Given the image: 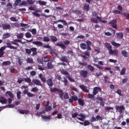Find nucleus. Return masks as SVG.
I'll list each match as a JSON object with an SVG mask.
<instances>
[{
  "label": "nucleus",
  "mask_w": 129,
  "mask_h": 129,
  "mask_svg": "<svg viewBox=\"0 0 129 129\" xmlns=\"http://www.w3.org/2000/svg\"><path fill=\"white\" fill-rule=\"evenodd\" d=\"M7 46H4L0 48V58H2L4 54H5V50L7 49V48H9V49H13V50H17L18 49V47L14 46L11 44V43H7Z\"/></svg>",
  "instance_id": "nucleus-1"
},
{
  "label": "nucleus",
  "mask_w": 129,
  "mask_h": 129,
  "mask_svg": "<svg viewBox=\"0 0 129 129\" xmlns=\"http://www.w3.org/2000/svg\"><path fill=\"white\" fill-rule=\"evenodd\" d=\"M105 46L107 49H108L109 54L110 55H112V54H114L115 56L118 55V50L117 49L112 50V47L110 44L106 42L105 43Z\"/></svg>",
  "instance_id": "nucleus-2"
},
{
  "label": "nucleus",
  "mask_w": 129,
  "mask_h": 129,
  "mask_svg": "<svg viewBox=\"0 0 129 129\" xmlns=\"http://www.w3.org/2000/svg\"><path fill=\"white\" fill-rule=\"evenodd\" d=\"M72 117L73 118L77 117V119H79V120H81V121H84V118L86 117V115L83 114L82 113L78 114V113L75 112L72 114Z\"/></svg>",
  "instance_id": "nucleus-3"
},
{
  "label": "nucleus",
  "mask_w": 129,
  "mask_h": 129,
  "mask_svg": "<svg viewBox=\"0 0 129 129\" xmlns=\"http://www.w3.org/2000/svg\"><path fill=\"white\" fill-rule=\"evenodd\" d=\"M70 44V42L69 40H65L63 41V43L61 42H57L55 46H57L59 47V48H61L63 50H65L67 48L68 45Z\"/></svg>",
  "instance_id": "nucleus-4"
},
{
  "label": "nucleus",
  "mask_w": 129,
  "mask_h": 129,
  "mask_svg": "<svg viewBox=\"0 0 129 129\" xmlns=\"http://www.w3.org/2000/svg\"><path fill=\"white\" fill-rule=\"evenodd\" d=\"M59 98L61 100H64V99H69V95H68V93H64L63 91L61 90V92L59 94Z\"/></svg>",
  "instance_id": "nucleus-5"
},
{
  "label": "nucleus",
  "mask_w": 129,
  "mask_h": 129,
  "mask_svg": "<svg viewBox=\"0 0 129 129\" xmlns=\"http://www.w3.org/2000/svg\"><path fill=\"white\" fill-rule=\"evenodd\" d=\"M80 75L83 78H86L88 75V72L85 70H81L80 71Z\"/></svg>",
  "instance_id": "nucleus-6"
},
{
  "label": "nucleus",
  "mask_w": 129,
  "mask_h": 129,
  "mask_svg": "<svg viewBox=\"0 0 129 129\" xmlns=\"http://www.w3.org/2000/svg\"><path fill=\"white\" fill-rule=\"evenodd\" d=\"M50 91L52 93H55V92H58V94H60V93L62 92V90L59 89L57 88H50Z\"/></svg>",
  "instance_id": "nucleus-7"
},
{
  "label": "nucleus",
  "mask_w": 129,
  "mask_h": 129,
  "mask_svg": "<svg viewBox=\"0 0 129 129\" xmlns=\"http://www.w3.org/2000/svg\"><path fill=\"white\" fill-rule=\"evenodd\" d=\"M115 108L116 110H118V111L119 112V113H122L123 110H124L125 109V108L124 106L121 105V106H116Z\"/></svg>",
  "instance_id": "nucleus-8"
},
{
  "label": "nucleus",
  "mask_w": 129,
  "mask_h": 129,
  "mask_svg": "<svg viewBox=\"0 0 129 129\" xmlns=\"http://www.w3.org/2000/svg\"><path fill=\"white\" fill-rule=\"evenodd\" d=\"M79 87L82 89L83 92L89 93V90L87 89V87L85 86L84 84L80 85Z\"/></svg>",
  "instance_id": "nucleus-9"
},
{
  "label": "nucleus",
  "mask_w": 129,
  "mask_h": 129,
  "mask_svg": "<svg viewBox=\"0 0 129 129\" xmlns=\"http://www.w3.org/2000/svg\"><path fill=\"white\" fill-rule=\"evenodd\" d=\"M117 23V21L116 20V19L115 20H112L109 24H110V25H111L112 27L114 28V29H117V25H116V23Z\"/></svg>",
  "instance_id": "nucleus-10"
},
{
  "label": "nucleus",
  "mask_w": 129,
  "mask_h": 129,
  "mask_svg": "<svg viewBox=\"0 0 129 129\" xmlns=\"http://www.w3.org/2000/svg\"><path fill=\"white\" fill-rule=\"evenodd\" d=\"M2 27L3 30H11V27L10 24L9 23H6V24H2Z\"/></svg>",
  "instance_id": "nucleus-11"
},
{
  "label": "nucleus",
  "mask_w": 129,
  "mask_h": 129,
  "mask_svg": "<svg viewBox=\"0 0 129 129\" xmlns=\"http://www.w3.org/2000/svg\"><path fill=\"white\" fill-rule=\"evenodd\" d=\"M99 91H101V88L96 87L93 89V93L94 95H96V94H97Z\"/></svg>",
  "instance_id": "nucleus-12"
},
{
  "label": "nucleus",
  "mask_w": 129,
  "mask_h": 129,
  "mask_svg": "<svg viewBox=\"0 0 129 129\" xmlns=\"http://www.w3.org/2000/svg\"><path fill=\"white\" fill-rule=\"evenodd\" d=\"M46 83L49 87H53L54 84L53 83V79L49 78L46 80Z\"/></svg>",
  "instance_id": "nucleus-13"
},
{
  "label": "nucleus",
  "mask_w": 129,
  "mask_h": 129,
  "mask_svg": "<svg viewBox=\"0 0 129 129\" xmlns=\"http://www.w3.org/2000/svg\"><path fill=\"white\" fill-rule=\"evenodd\" d=\"M32 82H33L34 84H35V85H37L38 86H42V84L41 83V81L39 80L34 79L32 80Z\"/></svg>",
  "instance_id": "nucleus-14"
},
{
  "label": "nucleus",
  "mask_w": 129,
  "mask_h": 129,
  "mask_svg": "<svg viewBox=\"0 0 129 129\" xmlns=\"http://www.w3.org/2000/svg\"><path fill=\"white\" fill-rule=\"evenodd\" d=\"M32 44H33L34 45H36V46H38V47H42V46H43L44 45V43H42L41 41H33L32 42Z\"/></svg>",
  "instance_id": "nucleus-15"
},
{
  "label": "nucleus",
  "mask_w": 129,
  "mask_h": 129,
  "mask_svg": "<svg viewBox=\"0 0 129 129\" xmlns=\"http://www.w3.org/2000/svg\"><path fill=\"white\" fill-rule=\"evenodd\" d=\"M50 61V59L48 58L46 56H43L42 58V61H40L39 63V64H43V62H49Z\"/></svg>",
  "instance_id": "nucleus-16"
},
{
  "label": "nucleus",
  "mask_w": 129,
  "mask_h": 129,
  "mask_svg": "<svg viewBox=\"0 0 129 129\" xmlns=\"http://www.w3.org/2000/svg\"><path fill=\"white\" fill-rule=\"evenodd\" d=\"M39 78L41 80V81L43 82V83H45V82H46L47 79H46V77H43V74H40L39 75Z\"/></svg>",
  "instance_id": "nucleus-17"
},
{
  "label": "nucleus",
  "mask_w": 129,
  "mask_h": 129,
  "mask_svg": "<svg viewBox=\"0 0 129 129\" xmlns=\"http://www.w3.org/2000/svg\"><path fill=\"white\" fill-rule=\"evenodd\" d=\"M58 22L62 23V24L64 26H67V25H68V24L67 23L66 21H65L64 20L59 19L57 21H54V24H57V23H58Z\"/></svg>",
  "instance_id": "nucleus-18"
},
{
  "label": "nucleus",
  "mask_w": 129,
  "mask_h": 129,
  "mask_svg": "<svg viewBox=\"0 0 129 129\" xmlns=\"http://www.w3.org/2000/svg\"><path fill=\"white\" fill-rule=\"evenodd\" d=\"M0 102L2 104H5V103H8V100L5 97L2 96L1 97Z\"/></svg>",
  "instance_id": "nucleus-19"
},
{
  "label": "nucleus",
  "mask_w": 129,
  "mask_h": 129,
  "mask_svg": "<svg viewBox=\"0 0 129 129\" xmlns=\"http://www.w3.org/2000/svg\"><path fill=\"white\" fill-rule=\"evenodd\" d=\"M60 61L62 62H66V63H69V59L67 58V56H62L61 57Z\"/></svg>",
  "instance_id": "nucleus-20"
},
{
  "label": "nucleus",
  "mask_w": 129,
  "mask_h": 129,
  "mask_svg": "<svg viewBox=\"0 0 129 129\" xmlns=\"http://www.w3.org/2000/svg\"><path fill=\"white\" fill-rule=\"evenodd\" d=\"M31 52H32L33 55H34V56H36L38 54V51H37V48L36 47H32L31 48Z\"/></svg>",
  "instance_id": "nucleus-21"
},
{
  "label": "nucleus",
  "mask_w": 129,
  "mask_h": 129,
  "mask_svg": "<svg viewBox=\"0 0 129 129\" xmlns=\"http://www.w3.org/2000/svg\"><path fill=\"white\" fill-rule=\"evenodd\" d=\"M19 113H21V114H28V113L30 112V111L28 110L19 109Z\"/></svg>",
  "instance_id": "nucleus-22"
},
{
  "label": "nucleus",
  "mask_w": 129,
  "mask_h": 129,
  "mask_svg": "<svg viewBox=\"0 0 129 129\" xmlns=\"http://www.w3.org/2000/svg\"><path fill=\"white\" fill-rule=\"evenodd\" d=\"M97 100H99V101H101L100 103V105L101 106H104V102H103V99L100 97H98L97 98Z\"/></svg>",
  "instance_id": "nucleus-23"
},
{
  "label": "nucleus",
  "mask_w": 129,
  "mask_h": 129,
  "mask_svg": "<svg viewBox=\"0 0 129 129\" xmlns=\"http://www.w3.org/2000/svg\"><path fill=\"white\" fill-rule=\"evenodd\" d=\"M117 39H122L123 38V33L118 32L116 34Z\"/></svg>",
  "instance_id": "nucleus-24"
},
{
  "label": "nucleus",
  "mask_w": 129,
  "mask_h": 129,
  "mask_svg": "<svg viewBox=\"0 0 129 129\" xmlns=\"http://www.w3.org/2000/svg\"><path fill=\"white\" fill-rule=\"evenodd\" d=\"M5 95L6 96H8V95H9L11 98H14V94L11 91H7Z\"/></svg>",
  "instance_id": "nucleus-25"
},
{
  "label": "nucleus",
  "mask_w": 129,
  "mask_h": 129,
  "mask_svg": "<svg viewBox=\"0 0 129 129\" xmlns=\"http://www.w3.org/2000/svg\"><path fill=\"white\" fill-rule=\"evenodd\" d=\"M6 9L8 11L12 10V9H13V5L12 4V3H9L7 4V5H6Z\"/></svg>",
  "instance_id": "nucleus-26"
},
{
  "label": "nucleus",
  "mask_w": 129,
  "mask_h": 129,
  "mask_svg": "<svg viewBox=\"0 0 129 129\" xmlns=\"http://www.w3.org/2000/svg\"><path fill=\"white\" fill-rule=\"evenodd\" d=\"M40 15L42 17H44V18H50V17H52L53 19H56V16L53 15H47L43 13L41 14Z\"/></svg>",
  "instance_id": "nucleus-27"
},
{
  "label": "nucleus",
  "mask_w": 129,
  "mask_h": 129,
  "mask_svg": "<svg viewBox=\"0 0 129 129\" xmlns=\"http://www.w3.org/2000/svg\"><path fill=\"white\" fill-rule=\"evenodd\" d=\"M83 10H84V11H86V12H89V10H90V7H89V5L85 4L84 5Z\"/></svg>",
  "instance_id": "nucleus-28"
},
{
  "label": "nucleus",
  "mask_w": 129,
  "mask_h": 129,
  "mask_svg": "<svg viewBox=\"0 0 129 129\" xmlns=\"http://www.w3.org/2000/svg\"><path fill=\"white\" fill-rule=\"evenodd\" d=\"M11 37V34L9 33H4L3 34V40H5L6 39H8V38H10Z\"/></svg>",
  "instance_id": "nucleus-29"
},
{
  "label": "nucleus",
  "mask_w": 129,
  "mask_h": 129,
  "mask_svg": "<svg viewBox=\"0 0 129 129\" xmlns=\"http://www.w3.org/2000/svg\"><path fill=\"white\" fill-rule=\"evenodd\" d=\"M50 39L51 40V42H53V43H55V42L58 40L57 37L54 35L50 36Z\"/></svg>",
  "instance_id": "nucleus-30"
},
{
  "label": "nucleus",
  "mask_w": 129,
  "mask_h": 129,
  "mask_svg": "<svg viewBox=\"0 0 129 129\" xmlns=\"http://www.w3.org/2000/svg\"><path fill=\"white\" fill-rule=\"evenodd\" d=\"M47 66L48 69H53V68H54V66L51 62H48L47 64Z\"/></svg>",
  "instance_id": "nucleus-31"
},
{
  "label": "nucleus",
  "mask_w": 129,
  "mask_h": 129,
  "mask_svg": "<svg viewBox=\"0 0 129 129\" xmlns=\"http://www.w3.org/2000/svg\"><path fill=\"white\" fill-rule=\"evenodd\" d=\"M63 79L62 80V82L64 83V86H67V84L68 83V80H67V78L65 77H63Z\"/></svg>",
  "instance_id": "nucleus-32"
},
{
  "label": "nucleus",
  "mask_w": 129,
  "mask_h": 129,
  "mask_svg": "<svg viewBox=\"0 0 129 129\" xmlns=\"http://www.w3.org/2000/svg\"><path fill=\"white\" fill-rule=\"evenodd\" d=\"M87 68L89 70H90V71H91V72H94L95 69L93 67H92V66L89 64L87 66Z\"/></svg>",
  "instance_id": "nucleus-33"
},
{
  "label": "nucleus",
  "mask_w": 129,
  "mask_h": 129,
  "mask_svg": "<svg viewBox=\"0 0 129 129\" xmlns=\"http://www.w3.org/2000/svg\"><path fill=\"white\" fill-rule=\"evenodd\" d=\"M111 44L112 45V46H114V47H120V46H121V44L115 42L114 41L111 42Z\"/></svg>",
  "instance_id": "nucleus-34"
},
{
  "label": "nucleus",
  "mask_w": 129,
  "mask_h": 129,
  "mask_svg": "<svg viewBox=\"0 0 129 129\" xmlns=\"http://www.w3.org/2000/svg\"><path fill=\"white\" fill-rule=\"evenodd\" d=\"M80 47L83 50H86V49L87 48V46L86 45V44H85V43H82L80 44Z\"/></svg>",
  "instance_id": "nucleus-35"
},
{
  "label": "nucleus",
  "mask_w": 129,
  "mask_h": 129,
  "mask_svg": "<svg viewBox=\"0 0 129 129\" xmlns=\"http://www.w3.org/2000/svg\"><path fill=\"white\" fill-rule=\"evenodd\" d=\"M11 61H4L2 63V65L3 66H9V65H11Z\"/></svg>",
  "instance_id": "nucleus-36"
},
{
  "label": "nucleus",
  "mask_w": 129,
  "mask_h": 129,
  "mask_svg": "<svg viewBox=\"0 0 129 129\" xmlns=\"http://www.w3.org/2000/svg\"><path fill=\"white\" fill-rule=\"evenodd\" d=\"M43 119H46V120H51V115L48 116H42Z\"/></svg>",
  "instance_id": "nucleus-37"
},
{
  "label": "nucleus",
  "mask_w": 129,
  "mask_h": 129,
  "mask_svg": "<svg viewBox=\"0 0 129 129\" xmlns=\"http://www.w3.org/2000/svg\"><path fill=\"white\" fill-rule=\"evenodd\" d=\"M26 61H27V63H34V59H33V58H30V57L27 58L26 59Z\"/></svg>",
  "instance_id": "nucleus-38"
},
{
  "label": "nucleus",
  "mask_w": 129,
  "mask_h": 129,
  "mask_svg": "<svg viewBox=\"0 0 129 129\" xmlns=\"http://www.w3.org/2000/svg\"><path fill=\"white\" fill-rule=\"evenodd\" d=\"M73 13H74V14H76V15H81V14H82V12H81V11L80 10H75L74 11H73Z\"/></svg>",
  "instance_id": "nucleus-39"
},
{
  "label": "nucleus",
  "mask_w": 129,
  "mask_h": 129,
  "mask_svg": "<svg viewBox=\"0 0 129 129\" xmlns=\"http://www.w3.org/2000/svg\"><path fill=\"white\" fill-rule=\"evenodd\" d=\"M66 77L71 82H75V80H74L73 78H71V76H70V75H69V76H67Z\"/></svg>",
  "instance_id": "nucleus-40"
},
{
  "label": "nucleus",
  "mask_w": 129,
  "mask_h": 129,
  "mask_svg": "<svg viewBox=\"0 0 129 129\" xmlns=\"http://www.w3.org/2000/svg\"><path fill=\"white\" fill-rule=\"evenodd\" d=\"M78 102L80 105H81V106H83V105H84V102L82 101L81 98H79L78 99Z\"/></svg>",
  "instance_id": "nucleus-41"
},
{
  "label": "nucleus",
  "mask_w": 129,
  "mask_h": 129,
  "mask_svg": "<svg viewBox=\"0 0 129 129\" xmlns=\"http://www.w3.org/2000/svg\"><path fill=\"white\" fill-rule=\"evenodd\" d=\"M121 54L124 57H127V55L128 54V53H127V52H126V51L125 50L122 51Z\"/></svg>",
  "instance_id": "nucleus-42"
},
{
  "label": "nucleus",
  "mask_w": 129,
  "mask_h": 129,
  "mask_svg": "<svg viewBox=\"0 0 129 129\" xmlns=\"http://www.w3.org/2000/svg\"><path fill=\"white\" fill-rule=\"evenodd\" d=\"M22 94V92L18 91L17 93V97L18 99H21V95Z\"/></svg>",
  "instance_id": "nucleus-43"
},
{
  "label": "nucleus",
  "mask_w": 129,
  "mask_h": 129,
  "mask_svg": "<svg viewBox=\"0 0 129 129\" xmlns=\"http://www.w3.org/2000/svg\"><path fill=\"white\" fill-rule=\"evenodd\" d=\"M21 2H22V0H16L14 4V6L18 7V5L19 4H20V3H21Z\"/></svg>",
  "instance_id": "nucleus-44"
},
{
  "label": "nucleus",
  "mask_w": 129,
  "mask_h": 129,
  "mask_svg": "<svg viewBox=\"0 0 129 129\" xmlns=\"http://www.w3.org/2000/svg\"><path fill=\"white\" fill-rule=\"evenodd\" d=\"M31 92H38L39 91V89L37 87H33L31 90Z\"/></svg>",
  "instance_id": "nucleus-45"
},
{
  "label": "nucleus",
  "mask_w": 129,
  "mask_h": 129,
  "mask_svg": "<svg viewBox=\"0 0 129 129\" xmlns=\"http://www.w3.org/2000/svg\"><path fill=\"white\" fill-rule=\"evenodd\" d=\"M38 3L39 4V5H41V6H45L47 4V2L42 1H39Z\"/></svg>",
  "instance_id": "nucleus-46"
},
{
  "label": "nucleus",
  "mask_w": 129,
  "mask_h": 129,
  "mask_svg": "<svg viewBox=\"0 0 129 129\" xmlns=\"http://www.w3.org/2000/svg\"><path fill=\"white\" fill-rule=\"evenodd\" d=\"M17 37L18 39H22V38H23L24 37V34L23 33L18 34L17 35Z\"/></svg>",
  "instance_id": "nucleus-47"
},
{
  "label": "nucleus",
  "mask_w": 129,
  "mask_h": 129,
  "mask_svg": "<svg viewBox=\"0 0 129 129\" xmlns=\"http://www.w3.org/2000/svg\"><path fill=\"white\" fill-rule=\"evenodd\" d=\"M24 81L27 83H31V79L30 78H24Z\"/></svg>",
  "instance_id": "nucleus-48"
},
{
  "label": "nucleus",
  "mask_w": 129,
  "mask_h": 129,
  "mask_svg": "<svg viewBox=\"0 0 129 129\" xmlns=\"http://www.w3.org/2000/svg\"><path fill=\"white\" fill-rule=\"evenodd\" d=\"M89 124H90V121H89L87 120H86L84 121V125L85 126H87V125H89Z\"/></svg>",
  "instance_id": "nucleus-49"
},
{
  "label": "nucleus",
  "mask_w": 129,
  "mask_h": 129,
  "mask_svg": "<svg viewBox=\"0 0 129 129\" xmlns=\"http://www.w3.org/2000/svg\"><path fill=\"white\" fill-rule=\"evenodd\" d=\"M44 42H50V38L48 36H45L43 37Z\"/></svg>",
  "instance_id": "nucleus-50"
},
{
  "label": "nucleus",
  "mask_w": 129,
  "mask_h": 129,
  "mask_svg": "<svg viewBox=\"0 0 129 129\" xmlns=\"http://www.w3.org/2000/svg\"><path fill=\"white\" fill-rule=\"evenodd\" d=\"M24 81V78H18L17 82H18V83H19V84H21V83H22V82H23Z\"/></svg>",
  "instance_id": "nucleus-51"
},
{
  "label": "nucleus",
  "mask_w": 129,
  "mask_h": 129,
  "mask_svg": "<svg viewBox=\"0 0 129 129\" xmlns=\"http://www.w3.org/2000/svg\"><path fill=\"white\" fill-rule=\"evenodd\" d=\"M61 74H63V75H67L68 76H69V73H68L67 71L65 70H62L61 71Z\"/></svg>",
  "instance_id": "nucleus-52"
},
{
  "label": "nucleus",
  "mask_w": 129,
  "mask_h": 129,
  "mask_svg": "<svg viewBox=\"0 0 129 129\" xmlns=\"http://www.w3.org/2000/svg\"><path fill=\"white\" fill-rule=\"evenodd\" d=\"M25 37H26L28 38H30L32 37V34H31V33L30 32H27L25 34Z\"/></svg>",
  "instance_id": "nucleus-53"
},
{
  "label": "nucleus",
  "mask_w": 129,
  "mask_h": 129,
  "mask_svg": "<svg viewBox=\"0 0 129 129\" xmlns=\"http://www.w3.org/2000/svg\"><path fill=\"white\" fill-rule=\"evenodd\" d=\"M32 35H37V30L35 28H33L31 31Z\"/></svg>",
  "instance_id": "nucleus-54"
},
{
  "label": "nucleus",
  "mask_w": 129,
  "mask_h": 129,
  "mask_svg": "<svg viewBox=\"0 0 129 129\" xmlns=\"http://www.w3.org/2000/svg\"><path fill=\"white\" fill-rule=\"evenodd\" d=\"M45 110L46 111H51V110H52V106H49L47 107H46V108H45Z\"/></svg>",
  "instance_id": "nucleus-55"
},
{
  "label": "nucleus",
  "mask_w": 129,
  "mask_h": 129,
  "mask_svg": "<svg viewBox=\"0 0 129 129\" xmlns=\"http://www.w3.org/2000/svg\"><path fill=\"white\" fill-rule=\"evenodd\" d=\"M121 90L118 89L117 90V92L116 93H117V94H118V95H119L120 96H123V95H122V94H121Z\"/></svg>",
  "instance_id": "nucleus-56"
},
{
  "label": "nucleus",
  "mask_w": 129,
  "mask_h": 129,
  "mask_svg": "<svg viewBox=\"0 0 129 129\" xmlns=\"http://www.w3.org/2000/svg\"><path fill=\"white\" fill-rule=\"evenodd\" d=\"M27 4L29 5H34L35 4V1L34 0H27Z\"/></svg>",
  "instance_id": "nucleus-57"
},
{
  "label": "nucleus",
  "mask_w": 129,
  "mask_h": 129,
  "mask_svg": "<svg viewBox=\"0 0 129 129\" xmlns=\"http://www.w3.org/2000/svg\"><path fill=\"white\" fill-rule=\"evenodd\" d=\"M79 65H82V66H87V62H82L81 61H79Z\"/></svg>",
  "instance_id": "nucleus-58"
},
{
  "label": "nucleus",
  "mask_w": 129,
  "mask_h": 129,
  "mask_svg": "<svg viewBox=\"0 0 129 129\" xmlns=\"http://www.w3.org/2000/svg\"><path fill=\"white\" fill-rule=\"evenodd\" d=\"M70 88H71V89H72V90H74V91H76V92H78V90H77L76 87L71 85L70 86Z\"/></svg>",
  "instance_id": "nucleus-59"
},
{
  "label": "nucleus",
  "mask_w": 129,
  "mask_h": 129,
  "mask_svg": "<svg viewBox=\"0 0 129 129\" xmlns=\"http://www.w3.org/2000/svg\"><path fill=\"white\" fill-rule=\"evenodd\" d=\"M125 74V68H122L120 73V74L121 75H124Z\"/></svg>",
  "instance_id": "nucleus-60"
},
{
  "label": "nucleus",
  "mask_w": 129,
  "mask_h": 129,
  "mask_svg": "<svg viewBox=\"0 0 129 129\" xmlns=\"http://www.w3.org/2000/svg\"><path fill=\"white\" fill-rule=\"evenodd\" d=\"M72 98L74 100V101H77L78 100V97H77V96L75 95V96H72Z\"/></svg>",
  "instance_id": "nucleus-61"
},
{
  "label": "nucleus",
  "mask_w": 129,
  "mask_h": 129,
  "mask_svg": "<svg viewBox=\"0 0 129 129\" xmlns=\"http://www.w3.org/2000/svg\"><path fill=\"white\" fill-rule=\"evenodd\" d=\"M27 5H28V2L25 1H22V2L20 4V6H26Z\"/></svg>",
  "instance_id": "nucleus-62"
},
{
  "label": "nucleus",
  "mask_w": 129,
  "mask_h": 129,
  "mask_svg": "<svg viewBox=\"0 0 129 129\" xmlns=\"http://www.w3.org/2000/svg\"><path fill=\"white\" fill-rule=\"evenodd\" d=\"M25 52H26V54H30L32 53L31 51V48H30V49H28V48L25 49Z\"/></svg>",
  "instance_id": "nucleus-63"
},
{
  "label": "nucleus",
  "mask_w": 129,
  "mask_h": 129,
  "mask_svg": "<svg viewBox=\"0 0 129 129\" xmlns=\"http://www.w3.org/2000/svg\"><path fill=\"white\" fill-rule=\"evenodd\" d=\"M97 120L96 118H95L94 116H92L90 119L91 122H93L94 121H96Z\"/></svg>",
  "instance_id": "nucleus-64"
}]
</instances>
